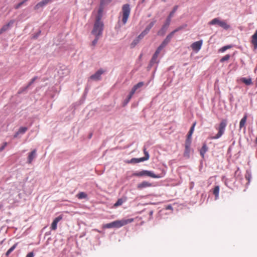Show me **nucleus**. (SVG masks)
I'll return each instance as SVG.
<instances>
[{"instance_id": "nucleus-1", "label": "nucleus", "mask_w": 257, "mask_h": 257, "mask_svg": "<svg viewBox=\"0 0 257 257\" xmlns=\"http://www.w3.org/2000/svg\"><path fill=\"white\" fill-rule=\"evenodd\" d=\"M101 16H97L91 34L94 36L101 37L103 30V23L101 21Z\"/></svg>"}, {"instance_id": "nucleus-2", "label": "nucleus", "mask_w": 257, "mask_h": 257, "mask_svg": "<svg viewBox=\"0 0 257 257\" xmlns=\"http://www.w3.org/2000/svg\"><path fill=\"white\" fill-rule=\"evenodd\" d=\"M164 172H162L161 174L156 175L152 171L148 170H143L140 172H136L134 174V176H135L141 177L146 176L153 178H160L164 177Z\"/></svg>"}, {"instance_id": "nucleus-3", "label": "nucleus", "mask_w": 257, "mask_h": 257, "mask_svg": "<svg viewBox=\"0 0 257 257\" xmlns=\"http://www.w3.org/2000/svg\"><path fill=\"white\" fill-rule=\"evenodd\" d=\"M122 22L123 24H125L131 12V8L129 4H126L122 6Z\"/></svg>"}, {"instance_id": "nucleus-4", "label": "nucleus", "mask_w": 257, "mask_h": 257, "mask_svg": "<svg viewBox=\"0 0 257 257\" xmlns=\"http://www.w3.org/2000/svg\"><path fill=\"white\" fill-rule=\"evenodd\" d=\"M227 120L226 119H222L220 122L218 127V132L216 136L213 138L215 139H217L221 137L224 134L225 127L227 125Z\"/></svg>"}, {"instance_id": "nucleus-5", "label": "nucleus", "mask_w": 257, "mask_h": 257, "mask_svg": "<svg viewBox=\"0 0 257 257\" xmlns=\"http://www.w3.org/2000/svg\"><path fill=\"white\" fill-rule=\"evenodd\" d=\"M134 221L133 218L117 220L113 221L114 228H119Z\"/></svg>"}, {"instance_id": "nucleus-6", "label": "nucleus", "mask_w": 257, "mask_h": 257, "mask_svg": "<svg viewBox=\"0 0 257 257\" xmlns=\"http://www.w3.org/2000/svg\"><path fill=\"white\" fill-rule=\"evenodd\" d=\"M105 71L102 69H99L95 73L92 75L90 77V79L94 81H98L101 79V75Z\"/></svg>"}, {"instance_id": "nucleus-7", "label": "nucleus", "mask_w": 257, "mask_h": 257, "mask_svg": "<svg viewBox=\"0 0 257 257\" xmlns=\"http://www.w3.org/2000/svg\"><path fill=\"white\" fill-rule=\"evenodd\" d=\"M191 140H186L185 143V149L184 153V156L188 158L190 152Z\"/></svg>"}, {"instance_id": "nucleus-8", "label": "nucleus", "mask_w": 257, "mask_h": 257, "mask_svg": "<svg viewBox=\"0 0 257 257\" xmlns=\"http://www.w3.org/2000/svg\"><path fill=\"white\" fill-rule=\"evenodd\" d=\"M15 20H11L8 24L3 26V27L0 29V35L4 32L8 31L14 24Z\"/></svg>"}, {"instance_id": "nucleus-9", "label": "nucleus", "mask_w": 257, "mask_h": 257, "mask_svg": "<svg viewBox=\"0 0 257 257\" xmlns=\"http://www.w3.org/2000/svg\"><path fill=\"white\" fill-rule=\"evenodd\" d=\"M63 218L62 215H59V216L55 218L54 220L53 221L51 225V229L53 230H55L57 228V223L59 221L61 220Z\"/></svg>"}, {"instance_id": "nucleus-10", "label": "nucleus", "mask_w": 257, "mask_h": 257, "mask_svg": "<svg viewBox=\"0 0 257 257\" xmlns=\"http://www.w3.org/2000/svg\"><path fill=\"white\" fill-rule=\"evenodd\" d=\"M161 50L157 48L155 53L153 55L151 60L150 62L148 67L151 68L152 66L156 62L157 58L159 54L160 53Z\"/></svg>"}, {"instance_id": "nucleus-11", "label": "nucleus", "mask_w": 257, "mask_h": 257, "mask_svg": "<svg viewBox=\"0 0 257 257\" xmlns=\"http://www.w3.org/2000/svg\"><path fill=\"white\" fill-rule=\"evenodd\" d=\"M202 43V40L194 42L191 44V47L194 51H198L200 49Z\"/></svg>"}, {"instance_id": "nucleus-12", "label": "nucleus", "mask_w": 257, "mask_h": 257, "mask_svg": "<svg viewBox=\"0 0 257 257\" xmlns=\"http://www.w3.org/2000/svg\"><path fill=\"white\" fill-rule=\"evenodd\" d=\"M152 186H153V184L152 183L146 181H144L138 184L137 188L139 190H141L143 188L151 187Z\"/></svg>"}, {"instance_id": "nucleus-13", "label": "nucleus", "mask_w": 257, "mask_h": 257, "mask_svg": "<svg viewBox=\"0 0 257 257\" xmlns=\"http://www.w3.org/2000/svg\"><path fill=\"white\" fill-rule=\"evenodd\" d=\"M169 24L167 23L166 22L162 26V28L158 32L157 34L159 36H163L166 33L169 26Z\"/></svg>"}, {"instance_id": "nucleus-14", "label": "nucleus", "mask_w": 257, "mask_h": 257, "mask_svg": "<svg viewBox=\"0 0 257 257\" xmlns=\"http://www.w3.org/2000/svg\"><path fill=\"white\" fill-rule=\"evenodd\" d=\"M156 20H153V21L151 22L146 28V29L141 33L142 34V36H146L150 31L151 29L153 27L154 24L156 23Z\"/></svg>"}, {"instance_id": "nucleus-15", "label": "nucleus", "mask_w": 257, "mask_h": 257, "mask_svg": "<svg viewBox=\"0 0 257 257\" xmlns=\"http://www.w3.org/2000/svg\"><path fill=\"white\" fill-rule=\"evenodd\" d=\"M178 8V6H175L174 7L172 11L170 12L168 17H167L165 22L169 24V25L170 24V23L171 21V18L173 17L175 13L176 12V11H177Z\"/></svg>"}, {"instance_id": "nucleus-16", "label": "nucleus", "mask_w": 257, "mask_h": 257, "mask_svg": "<svg viewBox=\"0 0 257 257\" xmlns=\"http://www.w3.org/2000/svg\"><path fill=\"white\" fill-rule=\"evenodd\" d=\"M52 0H42L41 2L38 3L35 7L34 9L37 10L40 8L43 7L49 3L51 2Z\"/></svg>"}, {"instance_id": "nucleus-17", "label": "nucleus", "mask_w": 257, "mask_h": 257, "mask_svg": "<svg viewBox=\"0 0 257 257\" xmlns=\"http://www.w3.org/2000/svg\"><path fill=\"white\" fill-rule=\"evenodd\" d=\"M36 153L37 151L36 149L33 150L31 153H30L28 155V163L31 164L34 159H35L36 157Z\"/></svg>"}, {"instance_id": "nucleus-18", "label": "nucleus", "mask_w": 257, "mask_h": 257, "mask_svg": "<svg viewBox=\"0 0 257 257\" xmlns=\"http://www.w3.org/2000/svg\"><path fill=\"white\" fill-rule=\"evenodd\" d=\"M145 37L144 35L142 36V34L141 33L139 36L136 38L131 43V48H134L140 42L141 40H142Z\"/></svg>"}, {"instance_id": "nucleus-19", "label": "nucleus", "mask_w": 257, "mask_h": 257, "mask_svg": "<svg viewBox=\"0 0 257 257\" xmlns=\"http://www.w3.org/2000/svg\"><path fill=\"white\" fill-rule=\"evenodd\" d=\"M251 42L253 45L254 49H257V30L255 31L254 34L251 37Z\"/></svg>"}, {"instance_id": "nucleus-20", "label": "nucleus", "mask_w": 257, "mask_h": 257, "mask_svg": "<svg viewBox=\"0 0 257 257\" xmlns=\"http://www.w3.org/2000/svg\"><path fill=\"white\" fill-rule=\"evenodd\" d=\"M144 83L143 82H140L136 85H134L132 89L131 90V94H134L136 90L142 87L144 85Z\"/></svg>"}, {"instance_id": "nucleus-21", "label": "nucleus", "mask_w": 257, "mask_h": 257, "mask_svg": "<svg viewBox=\"0 0 257 257\" xmlns=\"http://www.w3.org/2000/svg\"><path fill=\"white\" fill-rule=\"evenodd\" d=\"M207 151L208 147L206 144H204L202 148L200 150V155L203 158L204 157V155Z\"/></svg>"}, {"instance_id": "nucleus-22", "label": "nucleus", "mask_w": 257, "mask_h": 257, "mask_svg": "<svg viewBox=\"0 0 257 257\" xmlns=\"http://www.w3.org/2000/svg\"><path fill=\"white\" fill-rule=\"evenodd\" d=\"M126 198H121L118 199L117 201L116 202V203L113 205V206L114 207H117L118 206L121 205L123 204V203L126 201Z\"/></svg>"}, {"instance_id": "nucleus-23", "label": "nucleus", "mask_w": 257, "mask_h": 257, "mask_svg": "<svg viewBox=\"0 0 257 257\" xmlns=\"http://www.w3.org/2000/svg\"><path fill=\"white\" fill-rule=\"evenodd\" d=\"M196 124V121L193 123V124L188 134V138H187V140H190L191 136L194 132V127H195Z\"/></svg>"}, {"instance_id": "nucleus-24", "label": "nucleus", "mask_w": 257, "mask_h": 257, "mask_svg": "<svg viewBox=\"0 0 257 257\" xmlns=\"http://www.w3.org/2000/svg\"><path fill=\"white\" fill-rule=\"evenodd\" d=\"M196 124V121L193 123V124L188 134V138H187V140H190L191 136L194 132V127H195Z\"/></svg>"}, {"instance_id": "nucleus-25", "label": "nucleus", "mask_w": 257, "mask_h": 257, "mask_svg": "<svg viewBox=\"0 0 257 257\" xmlns=\"http://www.w3.org/2000/svg\"><path fill=\"white\" fill-rule=\"evenodd\" d=\"M187 27V25L186 24H184L178 27L177 28H176L175 30L173 31L172 32L174 34L175 33H176L178 31L185 29Z\"/></svg>"}, {"instance_id": "nucleus-26", "label": "nucleus", "mask_w": 257, "mask_h": 257, "mask_svg": "<svg viewBox=\"0 0 257 257\" xmlns=\"http://www.w3.org/2000/svg\"><path fill=\"white\" fill-rule=\"evenodd\" d=\"M240 80L247 85H251L252 83L251 78L246 79L245 78H242Z\"/></svg>"}, {"instance_id": "nucleus-27", "label": "nucleus", "mask_w": 257, "mask_h": 257, "mask_svg": "<svg viewBox=\"0 0 257 257\" xmlns=\"http://www.w3.org/2000/svg\"><path fill=\"white\" fill-rule=\"evenodd\" d=\"M247 119V116L244 115V117L241 119L239 122V128L240 129L242 128L244 126L245 124L246 121Z\"/></svg>"}, {"instance_id": "nucleus-28", "label": "nucleus", "mask_w": 257, "mask_h": 257, "mask_svg": "<svg viewBox=\"0 0 257 257\" xmlns=\"http://www.w3.org/2000/svg\"><path fill=\"white\" fill-rule=\"evenodd\" d=\"M143 157L140 158H133L128 163H138L141 162L145 161V160H142Z\"/></svg>"}, {"instance_id": "nucleus-29", "label": "nucleus", "mask_w": 257, "mask_h": 257, "mask_svg": "<svg viewBox=\"0 0 257 257\" xmlns=\"http://www.w3.org/2000/svg\"><path fill=\"white\" fill-rule=\"evenodd\" d=\"M218 25L225 30L228 29L230 27L229 25H227L224 21H220Z\"/></svg>"}, {"instance_id": "nucleus-30", "label": "nucleus", "mask_w": 257, "mask_h": 257, "mask_svg": "<svg viewBox=\"0 0 257 257\" xmlns=\"http://www.w3.org/2000/svg\"><path fill=\"white\" fill-rule=\"evenodd\" d=\"M219 187L218 186H216L214 187L213 191V194L215 196V198L217 199L219 195Z\"/></svg>"}, {"instance_id": "nucleus-31", "label": "nucleus", "mask_w": 257, "mask_h": 257, "mask_svg": "<svg viewBox=\"0 0 257 257\" xmlns=\"http://www.w3.org/2000/svg\"><path fill=\"white\" fill-rule=\"evenodd\" d=\"M77 197L79 199L86 198L87 197V195L83 192H79L77 195Z\"/></svg>"}, {"instance_id": "nucleus-32", "label": "nucleus", "mask_w": 257, "mask_h": 257, "mask_svg": "<svg viewBox=\"0 0 257 257\" xmlns=\"http://www.w3.org/2000/svg\"><path fill=\"white\" fill-rule=\"evenodd\" d=\"M174 34L172 32L170 33L169 35H168L164 41H165L167 44H168L170 42Z\"/></svg>"}, {"instance_id": "nucleus-33", "label": "nucleus", "mask_w": 257, "mask_h": 257, "mask_svg": "<svg viewBox=\"0 0 257 257\" xmlns=\"http://www.w3.org/2000/svg\"><path fill=\"white\" fill-rule=\"evenodd\" d=\"M143 151H144V153L145 156L144 157H143V159H142V160L147 161L149 159V157H150L149 153L147 151L146 148H144Z\"/></svg>"}, {"instance_id": "nucleus-34", "label": "nucleus", "mask_w": 257, "mask_h": 257, "mask_svg": "<svg viewBox=\"0 0 257 257\" xmlns=\"http://www.w3.org/2000/svg\"><path fill=\"white\" fill-rule=\"evenodd\" d=\"M220 21H220L218 19L215 18V19H213L211 22H209V24L210 25H215V24L219 25V22H220Z\"/></svg>"}, {"instance_id": "nucleus-35", "label": "nucleus", "mask_w": 257, "mask_h": 257, "mask_svg": "<svg viewBox=\"0 0 257 257\" xmlns=\"http://www.w3.org/2000/svg\"><path fill=\"white\" fill-rule=\"evenodd\" d=\"M103 228H114L113 222H111L109 223H106L105 224H103Z\"/></svg>"}, {"instance_id": "nucleus-36", "label": "nucleus", "mask_w": 257, "mask_h": 257, "mask_svg": "<svg viewBox=\"0 0 257 257\" xmlns=\"http://www.w3.org/2000/svg\"><path fill=\"white\" fill-rule=\"evenodd\" d=\"M17 244L13 245L6 252V255L8 256L16 247Z\"/></svg>"}, {"instance_id": "nucleus-37", "label": "nucleus", "mask_w": 257, "mask_h": 257, "mask_svg": "<svg viewBox=\"0 0 257 257\" xmlns=\"http://www.w3.org/2000/svg\"><path fill=\"white\" fill-rule=\"evenodd\" d=\"M95 36V38L94 39V40L91 43V45L92 46H93V47H94L95 46V45H96L99 39L100 38V37H99V36Z\"/></svg>"}, {"instance_id": "nucleus-38", "label": "nucleus", "mask_w": 257, "mask_h": 257, "mask_svg": "<svg viewBox=\"0 0 257 257\" xmlns=\"http://www.w3.org/2000/svg\"><path fill=\"white\" fill-rule=\"evenodd\" d=\"M27 130L28 128L26 127H21L18 132L20 134H23L27 131Z\"/></svg>"}, {"instance_id": "nucleus-39", "label": "nucleus", "mask_w": 257, "mask_h": 257, "mask_svg": "<svg viewBox=\"0 0 257 257\" xmlns=\"http://www.w3.org/2000/svg\"><path fill=\"white\" fill-rule=\"evenodd\" d=\"M28 1V0H24L23 1H22L21 3H19L17 5L15 6V9H19L22 5H23Z\"/></svg>"}, {"instance_id": "nucleus-40", "label": "nucleus", "mask_w": 257, "mask_h": 257, "mask_svg": "<svg viewBox=\"0 0 257 257\" xmlns=\"http://www.w3.org/2000/svg\"><path fill=\"white\" fill-rule=\"evenodd\" d=\"M112 0H100V5L102 6V5H106L109 4Z\"/></svg>"}, {"instance_id": "nucleus-41", "label": "nucleus", "mask_w": 257, "mask_h": 257, "mask_svg": "<svg viewBox=\"0 0 257 257\" xmlns=\"http://www.w3.org/2000/svg\"><path fill=\"white\" fill-rule=\"evenodd\" d=\"M167 44H167V43H166L165 41H163L161 44L159 46L158 49L161 51L163 48H164L167 45Z\"/></svg>"}, {"instance_id": "nucleus-42", "label": "nucleus", "mask_w": 257, "mask_h": 257, "mask_svg": "<svg viewBox=\"0 0 257 257\" xmlns=\"http://www.w3.org/2000/svg\"><path fill=\"white\" fill-rule=\"evenodd\" d=\"M229 58H230V55H226L225 56L223 57L220 59V62H224L225 61H227V60H228L229 59Z\"/></svg>"}, {"instance_id": "nucleus-43", "label": "nucleus", "mask_w": 257, "mask_h": 257, "mask_svg": "<svg viewBox=\"0 0 257 257\" xmlns=\"http://www.w3.org/2000/svg\"><path fill=\"white\" fill-rule=\"evenodd\" d=\"M37 78V77H34L29 83V84L26 86V88H28L34 82Z\"/></svg>"}, {"instance_id": "nucleus-44", "label": "nucleus", "mask_w": 257, "mask_h": 257, "mask_svg": "<svg viewBox=\"0 0 257 257\" xmlns=\"http://www.w3.org/2000/svg\"><path fill=\"white\" fill-rule=\"evenodd\" d=\"M104 6V5H102V6H101V5H100V8H99L97 16H101L102 17L101 13L102 12Z\"/></svg>"}, {"instance_id": "nucleus-45", "label": "nucleus", "mask_w": 257, "mask_h": 257, "mask_svg": "<svg viewBox=\"0 0 257 257\" xmlns=\"http://www.w3.org/2000/svg\"><path fill=\"white\" fill-rule=\"evenodd\" d=\"M231 48V46H229V45H227V46H224L220 50V51H221V52H224L225 51V50H226L227 49H229Z\"/></svg>"}, {"instance_id": "nucleus-46", "label": "nucleus", "mask_w": 257, "mask_h": 257, "mask_svg": "<svg viewBox=\"0 0 257 257\" xmlns=\"http://www.w3.org/2000/svg\"><path fill=\"white\" fill-rule=\"evenodd\" d=\"M41 32V31L40 30H39L38 33H37L36 34H34L32 38L34 39H36L39 37V36L40 35Z\"/></svg>"}, {"instance_id": "nucleus-47", "label": "nucleus", "mask_w": 257, "mask_h": 257, "mask_svg": "<svg viewBox=\"0 0 257 257\" xmlns=\"http://www.w3.org/2000/svg\"><path fill=\"white\" fill-rule=\"evenodd\" d=\"M8 144L7 142L4 143L3 145L0 147V152L3 151L5 147L7 146Z\"/></svg>"}, {"instance_id": "nucleus-48", "label": "nucleus", "mask_w": 257, "mask_h": 257, "mask_svg": "<svg viewBox=\"0 0 257 257\" xmlns=\"http://www.w3.org/2000/svg\"><path fill=\"white\" fill-rule=\"evenodd\" d=\"M28 88H26V87L22 88L21 89L19 90V91L18 92V94H21L23 93L24 91L26 90Z\"/></svg>"}, {"instance_id": "nucleus-49", "label": "nucleus", "mask_w": 257, "mask_h": 257, "mask_svg": "<svg viewBox=\"0 0 257 257\" xmlns=\"http://www.w3.org/2000/svg\"><path fill=\"white\" fill-rule=\"evenodd\" d=\"M133 95L134 94H131V91L129 95L127 96V99L126 100V103L130 101V100L131 99V98Z\"/></svg>"}, {"instance_id": "nucleus-50", "label": "nucleus", "mask_w": 257, "mask_h": 257, "mask_svg": "<svg viewBox=\"0 0 257 257\" xmlns=\"http://www.w3.org/2000/svg\"><path fill=\"white\" fill-rule=\"evenodd\" d=\"M34 255L33 252H30L27 254L26 257H34Z\"/></svg>"}, {"instance_id": "nucleus-51", "label": "nucleus", "mask_w": 257, "mask_h": 257, "mask_svg": "<svg viewBox=\"0 0 257 257\" xmlns=\"http://www.w3.org/2000/svg\"><path fill=\"white\" fill-rule=\"evenodd\" d=\"M166 209H167V210H172L173 208H172V207L171 205H168L166 207Z\"/></svg>"}, {"instance_id": "nucleus-52", "label": "nucleus", "mask_w": 257, "mask_h": 257, "mask_svg": "<svg viewBox=\"0 0 257 257\" xmlns=\"http://www.w3.org/2000/svg\"><path fill=\"white\" fill-rule=\"evenodd\" d=\"M20 134L18 132H17V133H16V134H15V135L14 136V138H17L18 135H19Z\"/></svg>"}, {"instance_id": "nucleus-53", "label": "nucleus", "mask_w": 257, "mask_h": 257, "mask_svg": "<svg viewBox=\"0 0 257 257\" xmlns=\"http://www.w3.org/2000/svg\"><path fill=\"white\" fill-rule=\"evenodd\" d=\"M3 205L2 204H0V209L3 207Z\"/></svg>"}, {"instance_id": "nucleus-54", "label": "nucleus", "mask_w": 257, "mask_h": 257, "mask_svg": "<svg viewBox=\"0 0 257 257\" xmlns=\"http://www.w3.org/2000/svg\"><path fill=\"white\" fill-rule=\"evenodd\" d=\"M145 2V0H142L141 3H144Z\"/></svg>"}, {"instance_id": "nucleus-55", "label": "nucleus", "mask_w": 257, "mask_h": 257, "mask_svg": "<svg viewBox=\"0 0 257 257\" xmlns=\"http://www.w3.org/2000/svg\"><path fill=\"white\" fill-rule=\"evenodd\" d=\"M162 1H163V2H165V1H166V0H162Z\"/></svg>"}, {"instance_id": "nucleus-56", "label": "nucleus", "mask_w": 257, "mask_h": 257, "mask_svg": "<svg viewBox=\"0 0 257 257\" xmlns=\"http://www.w3.org/2000/svg\"><path fill=\"white\" fill-rule=\"evenodd\" d=\"M256 143H257V137H256Z\"/></svg>"}]
</instances>
